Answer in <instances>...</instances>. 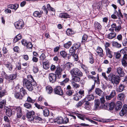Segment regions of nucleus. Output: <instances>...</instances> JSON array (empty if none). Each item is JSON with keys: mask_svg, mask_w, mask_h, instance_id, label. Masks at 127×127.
Masks as SVG:
<instances>
[{"mask_svg": "<svg viewBox=\"0 0 127 127\" xmlns=\"http://www.w3.org/2000/svg\"><path fill=\"white\" fill-rule=\"evenodd\" d=\"M54 93L56 94L62 95H63V90L60 86H57L54 89Z\"/></svg>", "mask_w": 127, "mask_h": 127, "instance_id": "6e6552de", "label": "nucleus"}, {"mask_svg": "<svg viewBox=\"0 0 127 127\" xmlns=\"http://www.w3.org/2000/svg\"><path fill=\"white\" fill-rule=\"evenodd\" d=\"M122 103L120 101H117L115 104V109L116 111H118L120 110L122 108Z\"/></svg>", "mask_w": 127, "mask_h": 127, "instance_id": "2eb2a0df", "label": "nucleus"}, {"mask_svg": "<svg viewBox=\"0 0 127 127\" xmlns=\"http://www.w3.org/2000/svg\"><path fill=\"white\" fill-rule=\"evenodd\" d=\"M73 77L72 78V80L73 81L77 82L79 81L80 80V78L77 75H75L73 76Z\"/></svg>", "mask_w": 127, "mask_h": 127, "instance_id": "ea45409f", "label": "nucleus"}, {"mask_svg": "<svg viewBox=\"0 0 127 127\" xmlns=\"http://www.w3.org/2000/svg\"><path fill=\"white\" fill-rule=\"evenodd\" d=\"M96 52L99 56L102 57L103 56V51L102 49L100 47L98 46L96 49Z\"/></svg>", "mask_w": 127, "mask_h": 127, "instance_id": "4468645a", "label": "nucleus"}, {"mask_svg": "<svg viewBox=\"0 0 127 127\" xmlns=\"http://www.w3.org/2000/svg\"><path fill=\"white\" fill-rule=\"evenodd\" d=\"M120 78L119 76H116L112 73L108 75V81H111L112 83L118 84L120 82Z\"/></svg>", "mask_w": 127, "mask_h": 127, "instance_id": "f03ea898", "label": "nucleus"}, {"mask_svg": "<svg viewBox=\"0 0 127 127\" xmlns=\"http://www.w3.org/2000/svg\"><path fill=\"white\" fill-rule=\"evenodd\" d=\"M84 99L83 100L79 101L76 104V106L78 107L81 106L82 105L84 104Z\"/></svg>", "mask_w": 127, "mask_h": 127, "instance_id": "69168bd1", "label": "nucleus"}, {"mask_svg": "<svg viewBox=\"0 0 127 127\" xmlns=\"http://www.w3.org/2000/svg\"><path fill=\"white\" fill-rule=\"evenodd\" d=\"M46 92L49 94L51 93L53 91V89L52 87L49 85L46 86Z\"/></svg>", "mask_w": 127, "mask_h": 127, "instance_id": "a878e982", "label": "nucleus"}, {"mask_svg": "<svg viewBox=\"0 0 127 127\" xmlns=\"http://www.w3.org/2000/svg\"><path fill=\"white\" fill-rule=\"evenodd\" d=\"M40 63L41 65H42V62L45 58V55L43 53H42L39 57Z\"/></svg>", "mask_w": 127, "mask_h": 127, "instance_id": "f704fd0d", "label": "nucleus"}, {"mask_svg": "<svg viewBox=\"0 0 127 127\" xmlns=\"http://www.w3.org/2000/svg\"><path fill=\"white\" fill-rule=\"evenodd\" d=\"M2 88L0 86V97H1L5 94L6 91L4 90H2Z\"/></svg>", "mask_w": 127, "mask_h": 127, "instance_id": "a19ab883", "label": "nucleus"}, {"mask_svg": "<svg viewBox=\"0 0 127 127\" xmlns=\"http://www.w3.org/2000/svg\"><path fill=\"white\" fill-rule=\"evenodd\" d=\"M43 67L44 69H47L50 67L49 63L48 61H47L45 62H43Z\"/></svg>", "mask_w": 127, "mask_h": 127, "instance_id": "bb28decb", "label": "nucleus"}, {"mask_svg": "<svg viewBox=\"0 0 127 127\" xmlns=\"http://www.w3.org/2000/svg\"><path fill=\"white\" fill-rule=\"evenodd\" d=\"M32 70L33 73L35 74L38 72L39 69L37 66H33Z\"/></svg>", "mask_w": 127, "mask_h": 127, "instance_id": "4d7b16f0", "label": "nucleus"}, {"mask_svg": "<svg viewBox=\"0 0 127 127\" xmlns=\"http://www.w3.org/2000/svg\"><path fill=\"white\" fill-rule=\"evenodd\" d=\"M79 96V95H78V94L76 93V94L74 95L73 99L76 101H78L79 99L81 98Z\"/></svg>", "mask_w": 127, "mask_h": 127, "instance_id": "774afa93", "label": "nucleus"}, {"mask_svg": "<svg viewBox=\"0 0 127 127\" xmlns=\"http://www.w3.org/2000/svg\"><path fill=\"white\" fill-rule=\"evenodd\" d=\"M23 81L24 87L26 88L30 91H32L34 87L37 85L36 83L34 80L33 76L31 75L27 76V79H23Z\"/></svg>", "mask_w": 127, "mask_h": 127, "instance_id": "f257e3e1", "label": "nucleus"}, {"mask_svg": "<svg viewBox=\"0 0 127 127\" xmlns=\"http://www.w3.org/2000/svg\"><path fill=\"white\" fill-rule=\"evenodd\" d=\"M116 58L119 59L121 57V55L119 52H114Z\"/></svg>", "mask_w": 127, "mask_h": 127, "instance_id": "338daca9", "label": "nucleus"}, {"mask_svg": "<svg viewBox=\"0 0 127 127\" xmlns=\"http://www.w3.org/2000/svg\"><path fill=\"white\" fill-rule=\"evenodd\" d=\"M24 107L27 109H30L32 108V105L30 103L26 102L24 104Z\"/></svg>", "mask_w": 127, "mask_h": 127, "instance_id": "13d9d810", "label": "nucleus"}, {"mask_svg": "<svg viewBox=\"0 0 127 127\" xmlns=\"http://www.w3.org/2000/svg\"><path fill=\"white\" fill-rule=\"evenodd\" d=\"M117 71L118 74L120 77H123L124 76L125 73L123 68L121 67H118L117 69Z\"/></svg>", "mask_w": 127, "mask_h": 127, "instance_id": "f3484780", "label": "nucleus"}, {"mask_svg": "<svg viewBox=\"0 0 127 127\" xmlns=\"http://www.w3.org/2000/svg\"><path fill=\"white\" fill-rule=\"evenodd\" d=\"M41 118L38 116L34 117L33 118L32 121L34 123H39V122L42 121Z\"/></svg>", "mask_w": 127, "mask_h": 127, "instance_id": "473e14b6", "label": "nucleus"}, {"mask_svg": "<svg viewBox=\"0 0 127 127\" xmlns=\"http://www.w3.org/2000/svg\"><path fill=\"white\" fill-rule=\"evenodd\" d=\"M125 95L123 94H119L118 96V99L121 100H124Z\"/></svg>", "mask_w": 127, "mask_h": 127, "instance_id": "864d4df0", "label": "nucleus"}, {"mask_svg": "<svg viewBox=\"0 0 127 127\" xmlns=\"http://www.w3.org/2000/svg\"><path fill=\"white\" fill-rule=\"evenodd\" d=\"M60 54L64 58H65L67 55V53L64 51H63L60 52Z\"/></svg>", "mask_w": 127, "mask_h": 127, "instance_id": "5fc2aeb1", "label": "nucleus"}, {"mask_svg": "<svg viewBox=\"0 0 127 127\" xmlns=\"http://www.w3.org/2000/svg\"><path fill=\"white\" fill-rule=\"evenodd\" d=\"M84 108L88 110H90L91 109V103L88 101H86L84 99Z\"/></svg>", "mask_w": 127, "mask_h": 127, "instance_id": "ddd939ff", "label": "nucleus"}, {"mask_svg": "<svg viewBox=\"0 0 127 127\" xmlns=\"http://www.w3.org/2000/svg\"><path fill=\"white\" fill-rule=\"evenodd\" d=\"M57 120L55 122H57V123L59 124H63V118L62 117H60L57 118Z\"/></svg>", "mask_w": 127, "mask_h": 127, "instance_id": "a18cd8bd", "label": "nucleus"}, {"mask_svg": "<svg viewBox=\"0 0 127 127\" xmlns=\"http://www.w3.org/2000/svg\"><path fill=\"white\" fill-rule=\"evenodd\" d=\"M125 88V86L122 84H120L118 88L117 89V91L119 92H121Z\"/></svg>", "mask_w": 127, "mask_h": 127, "instance_id": "4c0bfd02", "label": "nucleus"}, {"mask_svg": "<svg viewBox=\"0 0 127 127\" xmlns=\"http://www.w3.org/2000/svg\"><path fill=\"white\" fill-rule=\"evenodd\" d=\"M100 105V101L99 100H96L95 101V103L94 109L96 110L99 108Z\"/></svg>", "mask_w": 127, "mask_h": 127, "instance_id": "7c9ffc66", "label": "nucleus"}, {"mask_svg": "<svg viewBox=\"0 0 127 127\" xmlns=\"http://www.w3.org/2000/svg\"><path fill=\"white\" fill-rule=\"evenodd\" d=\"M19 5L17 3L15 4H10L7 5V7L8 8L11 9H13L16 10L17 9Z\"/></svg>", "mask_w": 127, "mask_h": 127, "instance_id": "aec40b11", "label": "nucleus"}, {"mask_svg": "<svg viewBox=\"0 0 127 127\" xmlns=\"http://www.w3.org/2000/svg\"><path fill=\"white\" fill-rule=\"evenodd\" d=\"M107 104L108 103H105L104 104L101 103L100 106V108L103 109H106L108 110V107Z\"/></svg>", "mask_w": 127, "mask_h": 127, "instance_id": "72a5a7b5", "label": "nucleus"}, {"mask_svg": "<svg viewBox=\"0 0 127 127\" xmlns=\"http://www.w3.org/2000/svg\"><path fill=\"white\" fill-rule=\"evenodd\" d=\"M116 36L115 32H111L107 35V37L110 39H112L115 37Z\"/></svg>", "mask_w": 127, "mask_h": 127, "instance_id": "2f4dec72", "label": "nucleus"}, {"mask_svg": "<svg viewBox=\"0 0 127 127\" xmlns=\"http://www.w3.org/2000/svg\"><path fill=\"white\" fill-rule=\"evenodd\" d=\"M76 115L79 118L82 120L84 121L85 120V119H86V120H88L93 124H94L96 125L98 123L97 122L93 121L92 120H91L89 118L86 117L85 116H83L79 114H78V115Z\"/></svg>", "mask_w": 127, "mask_h": 127, "instance_id": "0eeeda50", "label": "nucleus"}, {"mask_svg": "<svg viewBox=\"0 0 127 127\" xmlns=\"http://www.w3.org/2000/svg\"><path fill=\"white\" fill-rule=\"evenodd\" d=\"M107 104L108 105V110H112L113 109L115 106V104L114 102H112L110 103H108Z\"/></svg>", "mask_w": 127, "mask_h": 127, "instance_id": "4be33fe9", "label": "nucleus"}, {"mask_svg": "<svg viewBox=\"0 0 127 127\" xmlns=\"http://www.w3.org/2000/svg\"><path fill=\"white\" fill-rule=\"evenodd\" d=\"M89 62L92 64L94 62V60L92 54H90L89 55Z\"/></svg>", "mask_w": 127, "mask_h": 127, "instance_id": "6e6d98bb", "label": "nucleus"}, {"mask_svg": "<svg viewBox=\"0 0 127 127\" xmlns=\"http://www.w3.org/2000/svg\"><path fill=\"white\" fill-rule=\"evenodd\" d=\"M112 45L113 46L118 48H119L121 47V44L116 41H113L112 43Z\"/></svg>", "mask_w": 127, "mask_h": 127, "instance_id": "58836bf2", "label": "nucleus"}, {"mask_svg": "<svg viewBox=\"0 0 127 127\" xmlns=\"http://www.w3.org/2000/svg\"><path fill=\"white\" fill-rule=\"evenodd\" d=\"M5 66L8 69V70L11 71L12 70L13 65L12 63L10 62H7L4 64Z\"/></svg>", "mask_w": 127, "mask_h": 127, "instance_id": "f8f14e48", "label": "nucleus"}, {"mask_svg": "<svg viewBox=\"0 0 127 127\" xmlns=\"http://www.w3.org/2000/svg\"><path fill=\"white\" fill-rule=\"evenodd\" d=\"M43 114L45 116H48L49 114V111L47 109H45L43 110Z\"/></svg>", "mask_w": 127, "mask_h": 127, "instance_id": "3c124183", "label": "nucleus"}, {"mask_svg": "<svg viewBox=\"0 0 127 127\" xmlns=\"http://www.w3.org/2000/svg\"><path fill=\"white\" fill-rule=\"evenodd\" d=\"M14 96L17 99H22L23 98L21 95L20 94V95L19 93L18 92L16 93H15Z\"/></svg>", "mask_w": 127, "mask_h": 127, "instance_id": "09e8293b", "label": "nucleus"}, {"mask_svg": "<svg viewBox=\"0 0 127 127\" xmlns=\"http://www.w3.org/2000/svg\"><path fill=\"white\" fill-rule=\"evenodd\" d=\"M43 12L41 10L39 12L37 11H34L33 13V15L35 17H40L43 13Z\"/></svg>", "mask_w": 127, "mask_h": 127, "instance_id": "412c9836", "label": "nucleus"}, {"mask_svg": "<svg viewBox=\"0 0 127 127\" xmlns=\"http://www.w3.org/2000/svg\"><path fill=\"white\" fill-rule=\"evenodd\" d=\"M114 13L115 14H116L117 16H118V18L119 19H120V17L122 18L123 17V16L121 12V10L120 9H119L118 11L115 10Z\"/></svg>", "mask_w": 127, "mask_h": 127, "instance_id": "c85d7f7f", "label": "nucleus"}, {"mask_svg": "<svg viewBox=\"0 0 127 127\" xmlns=\"http://www.w3.org/2000/svg\"><path fill=\"white\" fill-rule=\"evenodd\" d=\"M16 74H12L8 76V80L10 82V81L12 80L15 79L16 77Z\"/></svg>", "mask_w": 127, "mask_h": 127, "instance_id": "5701e85b", "label": "nucleus"}, {"mask_svg": "<svg viewBox=\"0 0 127 127\" xmlns=\"http://www.w3.org/2000/svg\"><path fill=\"white\" fill-rule=\"evenodd\" d=\"M17 111V117L18 118H20L22 116L21 109L20 107H17L16 108Z\"/></svg>", "mask_w": 127, "mask_h": 127, "instance_id": "6ab92c4d", "label": "nucleus"}, {"mask_svg": "<svg viewBox=\"0 0 127 127\" xmlns=\"http://www.w3.org/2000/svg\"><path fill=\"white\" fill-rule=\"evenodd\" d=\"M21 43L23 45L26 46L28 49H31L32 48V45L31 42H28L25 39H23L21 41Z\"/></svg>", "mask_w": 127, "mask_h": 127, "instance_id": "423d86ee", "label": "nucleus"}, {"mask_svg": "<svg viewBox=\"0 0 127 127\" xmlns=\"http://www.w3.org/2000/svg\"><path fill=\"white\" fill-rule=\"evenodd\" d=\"M65 67L68 70H70L71 67L73 66V65L71 63L68 62L65 64Z\"/></svg>", "mask_w": 127, "mask_h": 127, "instance_id": "e433bc0d", "label": "nucleus"}, {"mask_svg": "<svg viewBox=\"0 0 127 127\" xmlns=\"http://www.w3.org/2000/svg\"><path fill=\"white\" fill-rule=\"evenodd\" d=\"M77 94H78V95H79V97L81 98L84 96V91L83 90H80L78 93H77Z\"/></svg>", "mask_w": 127, "mask_h": 127, "instance_id": "603ef678", "label": "nucleus"}, {"mask_svg": "<svg viewBox=\"0 0 127 127\" xmlns=\"http://www.w3.org/2000/svg\"><path fill=\"white\" fill-rule=\"evenodd\" d=\"M94 96L92 95H87L85 98V100H86L87 99V100L89 101L92 100L94 99Z\"/></svg>", "mask_w": 127, "mask_h": 127, "instance_id": "c756f323", "label": "nucleus"}, {"mask_svg": "<svg viewBox=\"0 0 127 127\" xmlns=\"http://www.w3.org/2000/svg\"><path fill=\"white\" fill-rule=\"evenodd\" d=\"M71 84L72 86L74 88H79L80 86L77 84L75 83L73 81H72L71 82Z\"/></svg>", "mask_w": 127, "mask_h": 127, "instance_id": "680f3d73", "label": "nucleus"}, {"mask_svg": "<svg viewBox=\"0 0 127 127\" xmlns=\"http://www.w3.org/2000/svg\"><path fill=\"white\" fill-rule=\"evenodd\" d=\"M22 38L21 34H19L17 35L13 39L14 42H16L18 40Z\"/></svg>", "mask_w": 127, "mask_h": 127, "instance_id": "c9c22d12", "label": "nucleus"}, {"mask_svg": "<svg viewBox=\"0 0 127 127\" xmlns=\"http://www.w3.org/2000/svg\"><path fill=\"white\" fill-rule=\"evenodd\" d=\"M59 17L61 18H69V15L66 13H61L59 14Z\"/></svg>", "mask_w": 127, "mask_h": 127, "instance_id": "393cba45", "label": "nucleus"}, {"mask_svg": "<svg viewBox=\"0 0 127 127\" xmlns=\"http://www.w3.org/2000/svg\"><path fill=\"white\" fill-rule=\"evenodd\" d=\"M69 116V118L70 119V121L73 123L75 122L76 119V116L72 115H70Z\"/></svg>", "mask_w": 127, "mask_h": 127, "instance_id": "37998d69", "label": "nucleus"}, {"mask_svg": "<svg viewBox=\"0 0 127 127\" xmlns=\"http://www.w3.org/2000/svg\"><path fill=\"white\" fill-rule=\"evenodd\" d=\"M72 44L71 41H69L64 44V46L66 48H68Z\"/></svg>", "mask_w": 127, "mask_h": 127, "instance_id": "c03bdc74", "label": "nucleus"}, {"mask_svg": "<svg viewBox=\"0 0 127 127\" xmlns=\"http://www.w3.org/2000/svg\"><path fill=\"white\" fill-rule=\"evenodd\" d=\"M95 92L96 94L99 96H103V92L98 88L95 89Z\"/></svg>", "mask_w": 127, "mask_h": 127, "instance_id": "dca6fc26", "label": "nucleus"}, {"mask_svg": "<svg viewBox=\"0 0 127 127\" xmlns=\"http://www.w3.org/2000/svg\"><path fill=\"white\" fill-rule=\"evenodd\" d=\"M106 55L110 58H112V52L109 49H107L106 50Z\"/></svg>", "mask_w": 127, "mask_h": 127, "instance_id": "cd10ccee", "label": "nucleus"}, {"mask_svg": "<svg viewBox=\"0 0 127 127\" xmlns=\"http://www.w3.org/2000/svg\"><path fill=\"white\" fill-rule=\"evenodd\" d=\"M6 103V101L5 100H2L0 102V108H3L5 105Z\"/></svg>", "mask_w": 127, "mask_h": 127, "instance_id": "de8ad7c7", "label": "nucleus"}, {"mask_svg": "<svg viewBox=\"0 0 127 127\" xmlns=\"http://www.w3.org/2000/svg\"><path fill=\"white\" fill-rule=\"evenodd\" d=\"M34 112L32 111H31L27 113L26 115L27 118H28L29 120L32 121L33 120V118L35 117Z\"/></svg>", "mask_w": 127, "mask_h": 127, "instance_id": "1a4fd4ad", "label": "nucleus"}, {"mask_svg": "<svg viewBox=\"0 0 127 127\" xmlns=\"http://www.w3.org/2000/svg\"><path fill=\"white\" fill-rule=\"evenodd\" d=\"M80 43L78 42L76 43H74L73 45V46L75 48V49L77 50L78 48L80 46Z\"/></svg>", "mask_w": 127, "mask_h": 127, "instance_id": "e2e57ef3", "label": "nucleus"}, {"mask_svg": "<svg viewBox=\"0 0 127 127\" xmlns=\"http://www.w3.org/2000/svg\"><path fill=\"white\" fill-rule=\"evenodd\" d=\"M95 28L98 30H101L102 29V26L100 23L97 22H95L94 23Z\"/></svg>", "mask_w": 127, "mask_h": 127, "instance_id": "a211bd4d", "label": "nucleus"}, {"mask_svg": "<svg viewBox=\"0 0 127 127\" xmlns=\"http://www.w3.org/2000/svg\"><path fill=\"white\" fill-rule=\"evenodd\" d=\"M127 105L124 104L123 105V108L120 112V114L121 116H124L127 113Z\"/></svg>", "mask_w": 127, "mask_h": 127, "instance_id": "9b49d317", "label": "nucleus"}, {"mask_svg": "<svg viewBox=\"0 0 127 127\" xmlns=\"http://www.w3.org/2000/svg\"><path fill=\"white\" fill-rule=\"evenodd\" d=\"M24 22L22 20H19L18 21L15 22L14 25L16 29H20L24 26Z\"/></svg>", "mask_w": 127, "mask_h": 127, "instance_id": "20e7f679", "label": "nucleus"}, {"mask_svg": "<svg viewBox=\"0 0 127 127\" xmlns=\"http://www.w3.org/2000/svg\"><path fill=\"white\" fill-rule=\"evenodd\" d=\"M56 69L55 71V73L58 75V79H60L61 77V72L62 71V69L60 67L59 65L56 66Z\"/></svg>", "mask_w": 127, "mask_h": 127, "instance_id": "9d476101", "label": "nucleus"}, {"mask_svg": "<svg viewBox=\"0 0 127 127\" xmlns=\"http://www.w3.org/2000/svg\"><path fill=\"white\" fill-rule=\"evenodd\" d=\"M11 110V109L8 108L6 109V115L10 117L12 115Z\"/></svg>", "mask_w": 127, "mask_h": 127, "instance_id": "49530a36", "label": "nucleus"}, {"mask_svg": "<svg viewBox=\"0 0 127 127\" xmlns=\"http://www.w3.org/2000/svg\"><path fill=\"white\" fill-rule=\"evenodd\" d=\"M70 73L72 76L77 75L79 77H82L83 76V73L78 68H74L71 70Z\"/></svg>", "mask_w": 127, "mask_h": 127, "instance_id": "7ed1b4c3", "label": "nucleus"}, {"mask_svg": "<svg viewBox=\"0 0 127 127\" xmlns=\"http://www.w3.org/2000/svg\"><path fill=\"white\" fill-rule=\"evenodd\" d=\"M76 50V49H75V48L72 46L70 48L69 52L71 54H73L75 53Z\"/></svg>", "mask_w": 127, "mask_h": 127, "instance_id": "8fccbe9b", "label": "nucleus"}, {"mask_svg": "<svg viewBox=\"0 0 127 127\" xmlns=\"http://www.w3.org/2000/svg\"><path fill=\"white\" fill-rule=\"evenodd\" d=\"M20 93L21 96L23 98L24 96L27 94V92L26 90L23 87L22 88L20 89Z\"/></svg>", "mask_w": 127, "mask_h": 127, "instance_id": "b1692460", "label": "nucleus"}, {"mask_svg": "<svg viewBox=\"0 0 127 127\" xmlns=\"http://www.w3.org/2000/svg\"><path fill=\"white\" fill-rule=\"evenodd\" d=\"M69 80V79L68 78H66L61 83L60 85L62 86H64L65 84Z\"/></svg>", "mask_w": 127, "mask_h": 127, "instance_id": "0e129e2a", "label": "nucleus"}, {"mask_svg": "<svg viewBox=\"0 0 127 127\" xmlns=\"http://www.w3.org/2000/svg\"><path fill=\"white\" fill-rule=\"evenodd\" d=\"M57 77L58 78V75L55 73H51L49 74V81L51 83H54L56 82Z\"/></svg>", "mask_w": 127, "mask_h": 127, "instance_id": "39448f33", "label": "nucleus"}, {"mask_svg": "<svg viewBox=\"0 0 127 127\" xmlns=\"http://www.w3.org/2000/svg\"><path fill=\"white\" fill-rule=\"evenodd\" d=\"M27 101L31 103H33L35 102V100L32 99L30 96H28L27 97Z\"/></svg>", "mask_w": 127, "mask_h": 127, "instance_id": "bf43d9fd", "label": "nucleus"}, {"mask_svg": "<svg viewBox=\"0 0 127 127\" xmlns=\"http://www.w3.org/2000/svg\"><path fill=\"white\" fill-rule=\"evenodd\" d=\"M88 36L86 34H84L83 35L82 38L81 42L83 43L86 41L87 40Z\"/></svg>", "mask_w": 127, "mask_h": 127, "instance_id": "052dcab7", "label": "nucleus"}, {"mask_svg": "<svg viewBox=\"0 0 127 127\" xmlns=\"http://www.w3.org/2000/svg\"><path fill=\"white\" fill-rule=\"evenodd\" d=\"M66 33L68 35L71 36L74 33V32L70 29H68L66 31Z\"/></svg>", "mask_w": 127, "mask_h": 127, "instance_id": "79ce46f5", "label": "nucleus"}]
</instances>
